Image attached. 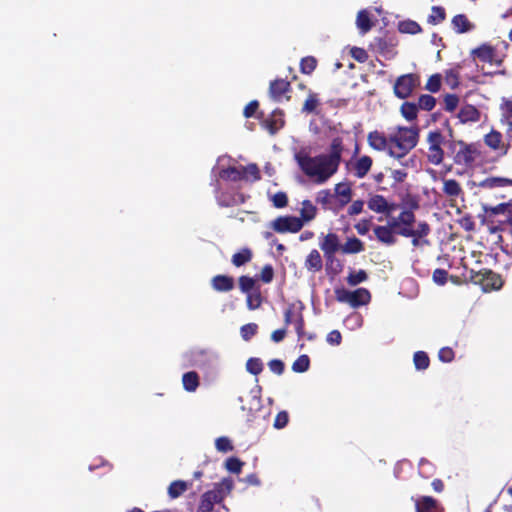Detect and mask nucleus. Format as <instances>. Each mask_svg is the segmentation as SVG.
<instances>
[{
  "label": "nucleus",
  "mask_w": 512,
  "mask_h": 512,
  "mask_svg": "<svg viewBox=\"0 0 512 512\" xmlns=\"http://www.w3.org/2000/svg\"><path fill=\"white\" fill-rule=\"evenodd\" d=\"M319 246L324 253L326 265L332 266V264H336L334 275L339 274L343 268L341 262L335 257L336 252L341 251L339 236L336 233L330 232L323 236Z\"/></svg>",
  "instance_id": "obj_4"
},
{
  "label": "nucleus",
  "mask_w": 512,
  "mask_h": 512,
  "mask_svg": "<svg viewBox=\"0 0 512 512\" xmlns=\"http://www.w3.org/2000/svg\"><path fill=\"white\" fill-rule=\"evenodd\" d=\"M215 447L219 452L227 453L233 450V445L228 437L221 436L215 440Z\"/></svg>",
  "instance_id": "obj_55"
},
{
  "label": "nucleus",
  "mask_w": 512,
  "mask_h": 512,
  "mask_svg": "<svg viewBox=\"0 0 512 512\" xmlns=\"http://www.w3.org/2000/svg\"><path fill=\"white\" fill-rule=\"evenodd\" d=\"M273 206L276 208H284L288 205V196L285 192L279 191L271 197Z\"/></svg>",
  "instance_id": "obj_56"
},
{
  "label": "nucleus",
  "mask_w": 512,
  "mask_h": 512,
  "mask_svg": "<svg viewBox=\"0 0 512 512\" xmlns=\"http://www.w3.org/2000/svg\"><path fill=\"white\" fill-rule=\"evenodd\" d=\"M408 173L405 168L402 169H391L390 177L394 183H403L407 179Z\"/></svg>",
  "instance_id": "obj_63"
},
{
  "label": "nucleus",
  "mask_w": 512,
  "mask_h": 512,
  "mask_svg": "<svg viewBox=\"0 0 512 512\" xmlns=\"http://www.w3.org/2000/svg\"><path fill=\"white\" fill-rule=\"evenodd\" d=\"M246 370L252 375H259L263 371V362L260 358L251 357L246 362Z\"/></svg>",
  "instance_id": "obj_47"
},
{
  "label": "nucleus",
  "mask_w": 512,
  "mask_h": 512,
  "mask_svg": "<svg viewBox=\"0 0 512 512\" xmlns=\"http://www.w3.org/2000/svg\"><path fill=\"white\" fill-rule=\"evenodd\" d=\"M416 104L418 106V109L424 111H431L436 106V99L432 95L422 94L419 96L418 102Z\"/></svg>",
  "instance_id": "obj_43"
},
{
  "label": "nucleus",
  "mask_w": 512,
  "mask_h": 512,
  "mask_svg": "<svg viewBox=\"0 0 512 512\" xmlns=\"http://www.w3.org/2000/svg\"><path fill=\"white\" fill-rule=\"evenodd\" d=\"M303 227V221L296 216H279L271 223V228L277 233H297Z\"/></svg>",
  "instance_id": "obj_11"
},
{
  "label": "nucleus",
  "mask_w": 512,
  "mask_h": 512,
  "mask_svg": "<svg viewBox=\"0 0 512 512\" xmlns=\"http://www.w3.org/2000/svg\"><path fill=\"white\" fill-rule=\"evenodd\" d=\"M413 362L417 370H426L430 365V359L426 352L417 351L414 353Z\"/></svg>",
  "instance_id": "obj_42"
},
{
  "label": "nucleus",
  "mask_w": 512,
  "mask_h": 512,
  "mask_svg": "<svg viewBox=\"0 0 512 512\" xmlns=\"http://www.w3.org/2000/svg\"><path fill=\"white\" fill-rule=\"evenodd\" d=\"M442 190L443 193L451 199L457 198L463 194L461 185L455 179L444 180Z\"/></svg>",
  "instance_id": "obj_25"
},
{
  "label": "nucleus",
  "mask_w": 512,
  "mask_h": 512,
  "mask_svg": "<svg viewBox=\"0 0 512 512\" xmlns=\"http://www.w3.org/2000/svg\"><path fill=\"white\" fill-rule=\"evenodd\" d=\"M458 118L462 123L477 122L480 120V112L475 106L467 104L459 110Z\"/></svg>",
  "instance_id": "obj_23"
},
{
  "label": "nucleus",
  "mask_w": 512,
  "mask_h": 512,
  "mask_svg": "<svg viewBox=\"0 0 512 512\" xmlns=\"http://www.w3.org/2000/svg\"><path fill=\"white\" fill-rule=\"evenodd\" d=\"M304 267L312 273L320 272L323 268V260L317 249H313L307 255Z\"/></svg>",
  "instance_id": "obj_21"
},
{
  "label": "nucleus",
  "mask_w": 512,
  "mask_h": 512,
  "mask_svg": "<svg viewBox=\"0 0 512 512\" xmlns=\"http://www.w3.org/2000/svg\"><path fill=\"white\" fill-rule=\"evenodd\" d=\"M288 421H289L288 413L286 411H280L275 417L274 427L276 429H282L288 424Z\"/></svg>",
  "instance_id": "obj_62"
},
{
  "label": "nucleus",
  "mask_w": 512,
  "mask_h": 512,
  "mask_svg": "<svg viewBox=\"0 0 512 512\" xmlns=\"http://www.w3.org/2000/svg\"><path fill=\"white\" fill-rule=\"evenodd\" d=\"M240 201L237 200L236 196L227 193H221L217 196V203L221 207H232L238 203H243L244 198L242 195L239 196Z\"/></svg>",
  "instance_id": "obj_41"
},
{
  "label": "nucleus",
  "mask_w": 512,
  "mask_h": 512,
  "mask_svg": "<svg viewBox=\"0 0 512 512\" xmlns=\"http://www.w3.org/2000/svg\"><path fill=\"white\" fill-rule=\"evenodd\" d=\"M502 141V135L498 131L492 130L485 136V143L490 148L496 150L500 148V144Z\"/></svg>",
  "instance_id": "obj_49"
},
{
  "label": "nucleus",
  "mask_w": 512,
  "mask_h": 512,
  "mask_svg": "<svg viewBox=\"0 0 512 512\" xmlns=\"http://www.w3.org/2000/svg\"><path fill=\"white\" fill-rule=\"evenodd\" d=\"M459 104V97L456 94H447L444 97V108L448 112H453Z\"/></svg>",
  "instance_id": "obj_57"
},
{
  "label": "nucleus",
  "mask_w": 512,
  "mask_h": 512,
  "mask_svg": "<svg viewBox=\"0 0 512 512\" xmlns=\"http://www.w3.org/2000/svg\"><path fill=\"white\" fill-rule=\"evenodd\" d=\"M416 512H443V508L431 496H422L415 502Z\"/></svg>",
  "instance_id": "obj_17"
},
{
  "label": "nucleus",
  "mask_w": 512,
  "mask_h": 512,
  "mask_svg": "<svg viewBox=\"0 0 512 512\" xmlns=\"http://www.w3.org/2000/svg\"><path fill=\"white\" fill-rule=\"evenodd\" d=\"M211 286L217 292H229L234 289V279L231 276L218 274L211 279Z\"/></svg>",
  "instance_id": "obj_18"
},
{
  "label": "nucleus",
  "mask_w": 512,
  "mask_h": 512,
  "mask_svg": "<svg viewBox=\"0 0 512 512\" xmlns=\"http://www.w3.org/2000/svg\"><path fill=\"white\" fill-rule=\"evenodd\" d=\"M427 148V160L433 165H440L444 160L443 145L446 143L445 137L442 132L438 129L431 130L428 132L426 137Z\"/></svg>",
  "instance_id": "obj_5"
},
{
  "label": "nucleus",
  "mask_w": 512,
  "mask_h": 512,
  "mask_svg": "<svg viewBox=\"0 0 512 512\" xmlns=\"http://www.w3.org/2000/svg\"><path fill=\"white\" fill-rule=\"evenodd\" d=\"M454 31L458 34L467 33L474 29V24L471 23L465 14H457L451 20Z\"/></svg>",
  "instance_id": "obj_22"
},
{
  "label": "nucleus",
  "mask_w": 512,
  "mask_h": 512,
  "mask_svg": "<svg viewBox=\"0 0 512 512\" xmlns=\"http://www.w3.org/2000/svg\"><path fill=\"white\" fill-rule=\"evenodd\" d=\"M183 387L188 392H194L199 386V376L195 371H189L182 376Z\"/></svg>",
  "instance_id": "obj_32"
},
{
  "label": "nucleus",
  "mask_w": 512,
  "mask_h": 512,
  "mask_svg": "<svg viewBox=\"0 0 512 512\" xmlns=\"http://www.w3.org/2000/svg\"><path fill=\"white\" fill-rule=\"evenodd\" d=\"M342 152L343 141L340 137H335L332 139L328 154H320L314 157L299 154L296 156V160L306 176L313 179L317 184H323L337 172Z\"/></svg>",
  "instance_id": "obj_1"
},
{
  "label": "nucleus",
  "mask_w": 512,
  "mask_h": 512,
  "mask_svg": "<svg viewBox=\"0 0 512 512\" xmlns=\"http://www.w3.org/2000/svg\"><path fill=\"white\" fill-rule=\"evenodd\" d=\"M448 272L444 269L437 268L434 270L432 278L438 285H444L447 282Z\"/></svg>",
  "instance_id": "obj_60"
},
{
  "label": "nucleus",
  "mask_w": 512,
  "mask_h": 512,
  "mask_svg": "<svg viewBox=\"0 0 512 512\" xmlns=\"http://www.w3.org/2000/svg\"><path fill=\"white\" fill-rule=\"evenodd\" d=\"M310 367V358L307 355H300L292 364V370L297 373L306 372Z\"/></svg>",
  "instance_id": "obj_46"
},
{
  "label": "nucleus",
  "mask_w": 512,
  "mask_h": 512,
  "mask_svg": "<svg viewBox=\"0 0 512 512\" xmlns=\"http://www.w3.org/2000/svg\"><path fill=\"white\" fill-rule=\"evenodd\" d=\"M268 366H269V369L277 375H282L284 373L285 365H284V362L280 359L270 360L268 362Z\"/></svg>",
  "instance_id": "obj_61"
},
{
  "label": "nucleus",
  "mask_w": 512,
  "mask_h": 512,
  "mask_svg": "<svg viewBox=\"0 0 512 512\" xmlns=\"http://www.w3.org/2000/svg\"><path fill=\"white\" fill-rule=\"evenodd\" d=\"M283 116V112L279 109H276L267 119L263 121L264 127L269 131L270 134H275L284 126L285 120Z\"/></svg>",
  "instance_id": "obj_16"
},
{
  "label": "nucleus",
  "mask_w": 512,
  "mask_h": 512,
  "mask_svg": "<svg viewBox=\"0 0 512 512\" xmlns=\"http://www.w3.org/2000/svg\"><path fill=\"white\" fill-rule=\"evenodd\" d=\"M479 186L482 188L512 186V179L501 177H489L481 181Z\"/></svg>",
  "instance_id": "obj_38"
},
{
  "label": "nucleus",
  "mask_w": 512,
  "mask_h": 512,
  "mask_svg": "<svg viewBox=\"0 0 512 512\" xmlns=\"http://www.w3.org/2000/svg\"><path fill=\"white\" fill-rule=\"evenodd\" d=\"M234 483L230 478H224L213 485L200 497L197 512H212L216 504H221L233 490Z\"/></svg>",
  "instance_id": "obj_3"
},
{
  "label": "nucleus",
  "mask_w": 512,
  "mask_h": 512,
  "mask_svg": "<svg viewBox=\"0 0 512 512\" xmlns=\"http://www.w3.org/2000/svg\"><path fill=\"white\" fill-rule=\"evenodd\" d=\"M430 226L427 222H419L415 230L403 229L400 231V235L406 238H412V245L419 247L421 245H428L429 241L424 238L430 234Z\"/></svg>",
  "instance_id": "obj_12"
},
{
  "label": "nucleus",
  "mask_w": 512,
  "mask_h": 512,
  "mask_svg": "<svg viewBox=\"0 0 512 512\" xmlns=\"http://www.w3.org/2000/svg\"><path fill=\"white\" fill-rule=\"evenodd\" d=\"M238 282L240 290L245 294L253 292L257 288L255 280L250 276H240Z\"/></svg>",
  "instance_id": "obj_45"
},
{
  "label": "nucleus",
  "mask_w": 512,
  "mask_h": 512,
  "mask_svg": "<svg viewBox=\"0 0 512 512\" xmlns=\"http://www.w3.org/2000/svg\"><path fill=\"white\" fill-rule=\"evenodd\" d=\"M335 195L329 189L320 190L316 196V202L322 206L323 209H332Z\"/></svg>",
  "instance_id": "obj_36"
},
{
  "label": "nucleus",
  "mask_w": 512,
  "mask_h": 512,
  "mask_svg": "<svg viewBox=\"0 0 512 512\" xmlns=\"http://www.w3.org/2000/svg\"><path fill=\"white\" fill-rule=\"evenodd\" d=\"M372 164H373V160L370 156H368V155L361 156L353 164L354 175L359 179L364 178L371 170Z\"/></svg>",
  "instance_id": "obj_20"
},
{
  "label": "nucleus",
  "mask_w": 512,
  "mask_h": 512,
  "mask_svg": "<svg viewBox=\"0 0 512 512\" xmlns=\"http://www.w3.org/2000/svg\"><path fill=\"white\" fill-rule=\"evenodd\" d=\"M356 25L357 28L360 30L361 34H366L369 32L373 27V22L370 19V15L368 11L361 10L357 14L356 18Z\"/></svg>",
  "instance_id": "obj_30"
},
{
  "label": "nucleus",
  "mask_w": 512,
  "mask_h": 512,
  "mask_svg": "<svg viewBox=\"0 0 512 512\" xmlns=\"http://www.w3.org/2000/svg\"><path fill=\"white\" fill-rule=\"evenodd\" d=\"M334 195L339 198L340 207H344L351 201L352 189L348 184L338 183L335 186Z\"/></svg>",
  "instance_id": "obj_26"
},
{
  "label": "nucleus",
  "mask_w": 512,
  "mask_h": 512,
  "mask_svg": "<svg viewBox=\"0 0 512 512\" xmlns=\"http://www.w3.org/2000/svg\"><path fill=\"white\" fill-rule=\"evenodd\" d=\"M252 256L251 249L245 247L232 255L231 262L234 266L241 267L249 263L252 260Z\"/></svg>",
  "instance_id": "obj_31"
},
{
  "label": "nucleus",
  "mask_w": 512,
  "mask_h": 512,
  "mask_svg": "<svg viewBox=\"0 0 512 512\" xmlns=\"http://www.w3.org/2000/svg\"><path fill=\"white\" fill-rule=\"evenodd\" d=\"M471 55L474 58H478L482 62L493 63L494 57L496 55V49L490 44L484 43L473 49L471 51Z\"/></svg>",
  "instance_id": "obj_19"
},
{
  "label": "nucleus",
  "mask_w": 512,
  "mask_h": 512,
  "mask_svg": "<svg viewBox=\"0 0 512 512\" xmlns=\"http://www.w3.org/2000/svg\"><path fill=\"white\" fill-rule=\"evenodd\" d=\"M418 106L414 102H408L405 101L402 103L400 107L401 115L407 120V121H414L417 119L418 115Z\"/></svg>",
  "instance_id": "obj_35"
},
{
  "label": "nucleus",
  "mask_w": 512,
  "mask_h": 512,
  "mask_svg": "<svg viewBox=\"0 0 512 512\" xmlns=\"http://www.w3.org/2000/svg\"><path fill=\"white\" fill-rule=\"evenodd\" d=\"M389 156L400 161L405 168H414L416 165L415 156L407 155L413 150L419 141L418 127L397 126L395 132L390 135Z\"/></svg>",
  "instance_id": "obj_2"
},
{
  "label": "nucleus",
  "mask_w": 512,
  "mask_h": 512,
  "mask_svg": "<svg viewBox=\"0 0 512 512\" xmlns=\"http://www.w3.org/2000/svg\"><path fill=\"white\" fill-rule=\"evenodd\" d=\"M350 54L359 63H364L369 58L367 51L360 47H353Z\"/></svg>",
  "instance_id": "obj_58"
},
{
  "label": "nucleus",
  "mask_w": 512,
  "mask_h": 512,
  "mask_svg": "<svg viewBox=\"0 0 512 512\" xmlns=\"http://www.w3.org/2000/svg\"><path fill=\"white\" fill-rule=\"evenodd\" d=\"M335 298L340 303H347L353 308L367 305L371 300V294L366 288H358L349 291L345 288L335 289Z\"/></svg>",
  "instance_id": "obj_7"
},
{
  "label": "nucleus",
  "mask_w": 512,
  "mask_h": 512,
  "mask_svg": "<svg viewBox=\"0 0 512 512\" xmlns=\"http://www.w3.org/2000/svg\"><path fill=\"white\" fill-rule=\"evenodd\" d=\"M242 172L246 177L245 181L256 182L261 179V173L259 167L255 163H250L246 166H242Z\"/></svg>",
  "instance_id": "obj_39"
},
{
  "label": "nucleus",
  "mask_w": 512,
  "mask_h": 512,
  "mask_svg": "<svg viewBox=\"0 0 512 512\" xmlns=\"http://www.w3.org/2000/svg\"><path fill=\"white\" fill-rule=\"evenodd\" d=\"M396 227H392V220L388 225H377L373 228V232L377 240L387 246L394 245L397 241L395 237Z\"/></svg>",
  "instance_id": "obj_13"
},
{
  "label": "nucleus",
  "mask_w": 512,
  "mask_h": 512,
  "mask_svg": "<svg viewBox=\"0 0 512 512\" xmlns=\"http://www.w3.org/2000/svg\"><path fill=\"white\" fill-rule=\"evenodd\" d=\"M365 250L364 243L357 237H350L341 245V252L343 254H357Z\"/></svg>",
  "instance_id": "obj_24"
},
{
  "label": "nucleus",
  "mask_w": 512,
  "mask_h": 512,
  "mask_svg": "<svg viewBox=\"0 0 512 512\" xmlns=\"http://www.w3.org/2000/svg\"><path fill=\"white\" fill-rule=\"evenodd\" d=\"M398 31L403 34H419L422 32L421 26L414 20L407 19L398 23Z\"/></svg>",
  "instance_id": "obj_34"
},
{
  "label": "nucleus",
  "mask_w": 512,
  "mask_h": 512,
  "mask_svg": "<svg viewBox=\"0 0 512 512\" xmlns=\"http://www.w3.org/2000/svg\"><path fill=\"white\" fill-rule=\"evenodd\" d=\"M368 208L376 213H384L388 208V202L384 196L376 194L369 198L367 202Z\"/></svg>",
  "instance_id": "obj_27"
},
{
  "label": "nucleus",
  "mask_w": 512,
  "mask_h": 512,
  "mask_svg": "<svg viewBox=\"0 0 512 512\" xmlns=\"http://www.w3.org/2000/svg\"><path fill=\"white\" fill-rule=\"evenodd\" d=\"M189 488V485L186 481L183 480H175L170 483L168 487V495L171 499H176L184 494Z\"/></svg>",
  "instance_id": "obj_33"
},
{
  "label": "nucleus",
  "mask_w": 512,
  "mask_h": 512,
  "mask_svg": "<svg viewBox=\"0 0 512 512\" xmlns=\"http://www.w3.org/2000/svg\"><path fill=\"white\" fill-rule=\"evenodd\" d=\"M273 277H274V269H273L272 265H270V264L265 265L260 272L261 281L267 284V283L272 282Z\"/></svg>",
  "instance_id": "obj_59"
},
{
  "label": "nucleus",
  "mask_w": 512,
  "mask_h": 512,
  "mask_svg": "<svg viewBox=\"0 0 512 512\" xmlns=\"http://www.w3.org/2000/svg\"><path fill=\"white\" fill-rule=\"evenodd\" d=\"M469 280L480 285L484 291L498 290L503 286L501 275L487 268L479 271L471 270Z\"/></svg>",
  "instance_id": "obj_6"
},
{
  "label": "nucleus",
  "mask_w": 512,
  "mask_h": 512,
  "mask_svg": "<svg viewBox=\"0 0 512 512\" xmlns=\"http://www.w3.org/2000/svg\"><path fill=\"white\" fill-rule=\"evenodd\" d=\"M420 85V76L416 73H408L399 76L394 84L393 91L399 99L408 98Z\"/></svg>",
  "instance_id": "obj_9"
},
{
  "label": "nucleus",
  "mask_w": 512,
  "mask_h": 512,
  "mask_svg": "<svg viewBox=\"0 0 512 512\" xmlns=\"http://www.w3.org/2000/svg\"><path fill=\"white\" fill-rule=\"evenodd\" d=\"M317 215V208L310 200H303L300 209V219L304 222L313 220Z\"/></svg>",
  "instance_id": "obj_29"
},
{
  "label": "nucleus",
  "mask_w": 512,
  "mask_h": 512,
  "mask_svg": "<svg viewBox=\"0 0 512 512\" xmlns=\"http://www.w3.org/2000/svg\"><path fill=\"white\" fill-rule=\"evenodd\" d=\"M319 105H320V101H319L318 95L312 91H309L308 97L305 100L301 111L306 114H311V113L318 114L316 109Z\"/></svg>",
  "instance_id": "obj_37"
},
{
  "label": "nucleus",
  "mask_w": 512,
  "mask_h": 512,
  "mask_svg": "<svg viewBox=\"0 0 512 512\" xmlns=\"http://www.w3.org/2000/svg\"><path fill=\"white\" fill-rule=\"evenodd\" d=\"M317 67V59L313 56H306L301 59L300 71L304 74H311Z\"/></svg>",
  "instance_id": "obj_48"
},
{
  "label": "nucleus",
  "mask_w": 512,
  "mask_h": 512,
  "mask_svg": "<svg viewBox=\"0 0 512 512\" xmlns=\"http://www.w3.org/2000/svg\"><path fill=\"white\" fill-rule=\"evenodd\" d=\"M442 77L440 74L436 73L429 77L425 89L431 93H437L441 88Z\"/></svg>",
  "instance_id": "obj_52"
},
{
  "label": "nucleus",
  "mask_w": 512,
  "mask_h": 512,
  "mask_svg": "<svg viewBox=\"0 0 512 512\" xmlns=\"http://www.w3.org/2000/svg\"><path fill=\"white\" fill-rule=\"evenodd\" d=\"M258 332V325L256 323H248L241 327L240 333L241 337L245 341H249L253 336H255Z\"/></svg>",
  "instance_id": "obj_54"
},
{
  "label": "nucleus",
  "mask_w": 512,
  "mask_h": 512,
  "mask_svg": "<svg viewBox=\"0 0 512 512\" xmlns=\"http://www.w3.org/2000/svg\"><path fill=\"white\" fill-rule=\"evenodd\" d=\"M290 88L291 84L289 81L281 78L275 79L270 82V97L275 101H281L284 94L290 91Z\"/></svg>",
  "instance_id": "obj_15"
},
{
  "label": "nucleus",
  "mask_w": 512,
  "mask_h": 512,
  "mask_svg": "<svg viewBox=\"0 0 512 512\" xmlns=\"http://www.w3.org/2000/svg\"><path fill=\"white\" fill-rule=\"evenodd\" d=\"M448 148L454 154L457 165L470 166L475 160L476 148L462 140L448 142Z\"/></svg>",
  "instance_id": "obj_8"
},
{
  "label": "nucleus",
  "mask_w": 512,
  "mask_h": 512,
  "mask_svg": "<svg viewBox=\"0 0 512 512\" xmlns=\"http://www.w3.org/2000/svg\"><path fill=\"white\" fill-rule=\"evenodd\" d=\"M439 360L445 363H449L454 359V351L450 347H443L438 353Z\"/></svg>",
  "instance_id": "obj_64"
},
{
  "label": "nucleus",
  "mask_w": 512,
  "mask_h": 512,
  "mask_svg": "<svg viewBox=\"0 0 512 512\" xmlns=\"http://www.w3.org/2000/svg\"><path fill=\"white\" fill-rule=\"evenodd\" d=\"M368 278V275L365 270H359L358 272L352 271L347 276V283L350 286H356L364 281H366Z\"/></svg>",
  "instance_id": "obj_50"
},
{
  "label": "nucleus",
  "mask_w": 512,
  "mask_h": 512,
  "mask_svg": "<svg viewBox=\"0 0 512 512\" xmlns=\"http://www.w3.org/2000/svg\"><path fill=\"white\" fill-rule=\"evenodd\" d=\"M219 176L224 180H230L233 182L244 180L246 177V175H244L242 172V166L240 168L229 166L228 168L222 169L219 173Z\"/></svg>",
  "instance_id": "obj_28"
},
{
  "label": "nucleus",
  "mask_w": 512,
  "mask_h": 512,
  "mask_svg": "<svg viewBox=\"0 0 512 512\" xmlns=\"http://www.w3.org/2000/svg\"><path fill=\"white\" fill-rule=\"evenodd\" d=\"M371 45L378 54L386 59H392L397 54L395 48L398 45V40L393 34L385 33L381 37H376Z\"/></svg>",
  "instance_id": "obj_10"
},
{
  "label": "nucleus",
  "mask_w": 512,
  "mask_h": 512,
  "mask_svg": "<svg viewBox=\"0 0 512 512\" xmlns=\"http://www.w3.org/2000/svg\"><path fill=\"white\" fill-rule=\"evenodd\" d=\"M446 19V11L442 6H433L431 14L428 16L427 21L432 25H437Z\"/></svg>",
  "instance_id": "obj_40"
},
{
  "label": "nucleus",
  "mask_w": 512,
  "mask_h": 512,
  "mask_svg": "<svg viewBox=\"0 0 512 512\" xmlns=\"http://www.w3.org/2000/svg\"><path fill=\"white\" fill-rule=\"evenodd\" d=\"M244 462L237 457H229L225 462L226 469L235 474H239L242 470Z\"/></svg>",
  "instance_id": "obj_53"
},
{
  "label": "nucleus",
  "mask_w": 512,
  "mask_h": 512,
  "mask_svg": "<svg viewBox=\"0 0 512 512\" xmlns=\"http://www.w3.org/2000/svg\"><path fill=\"white\" fill-rule=\"evenodd\" d=\"M368 145L376 151H386L389 154L390 136L386 137L383 132L374 130L367 135Z\"/></svg>",
  "instance_id": "obj_14"
},
{
  "label": "nucleus",
  "mask_w": 512,
  "mask_h": 512,
  "mask_svg": "<svg viewBox=\"0 0 512 512\" xmlns=\"http://www.w3.org/2000/svg\"><path fill=\"white\" fill-rule=\"evenodd\" d=\"M400 222L415 223V214L411 210H403L397 218L392 219V227L398 228Z\"/></svg>",
  "instance_id": "obj_51"
},
{
  "label": "nucleus",
  "mask_w": 512,
  "mask_h": 512,
  "mask_svg": "<svg viewBox=\"0 0 512 512\" xmlns=\"http://www.w3.org/2000/svg\"><path fill=\"white\" fill-rule=\"evenodd\" d=\"M246 302L247 307L250 310H255L261 306L262 296L259 287H257L253 292L247 293Z\"/></svg>",
  "instance_id": "obj_44"
}]
</instances>
